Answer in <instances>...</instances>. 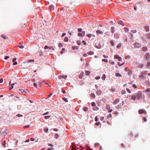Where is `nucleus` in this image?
Segmentation results:
<instances>
[{"instance_id":"obj_1","label":"nucleus","mask_w":150,"mask_h":150,"mask_svg":"<svg viewBox=\"0 0 150 150\" xmlns=\"http://www.w3.org/2000/svg\"><path fill=\"white\" fill-rule=\"evenodd\" d=\"M137 99L138 100H139L142 99V92L139 91L137 93Z\"/></svg>"},{"instance_id":"obj_2","label":"nucleus","mask_w":150,"mask_h":150,"mask_svg":"<svg viewBox=\"0 0 150 150\" xmlns=\"http://www.w3.org/2000/svg\"><path fill=\"white\" fill-rule=\"evenodd\" d=\"M134 45L135 48H139L141 46V45L140 44L137 42L134 43Z\"/></svg>"},{"instance_id":"obj_3","label":"nucleus","mask_w":150,"mask_h":150,"mask_svg":"<svg viewBox=\"0 0 150 150\" xmlns=\"http://www.w3.org/2000/svg\"><path fill=\"white\" fill-rule=\"evenodd\" d=\"M85 32L84 31H82L80 33H78V35L79 37H83L85 36Z\"/></svg>"},{"instance_id":"obj_4","label":"nucleus","mask_w":150,"mask_h":150,"mask_svg":"<svg viewBox=\"0 0 150 150\" xmlns=\"http://www.w3.org/2000/svg\"><path fill=\"white\" fill-rule=\"evenodd\" d=\"M138 112L139 113V114H142V113H145V114H146V111L142 109H139L138 110Z\"/></svg>"},{"instance_id":"obj_5","label":"nucleus","mask_w":150,"mask_h":150,"mask_svg":"<svg viewBox=\"0 0 150 150\" xmlns=\"http://www.w3.org/2000/svg\"><path fill=\"white\" fill-rule=\"evenodd\" d=\"M9 132V130L8 129H5L3 132L2 134L4 136L6 135Z\"/></svg>"},{"instance_id":"obj_6","label":"nucleus","mask_w":150,"mask_h":150,"mask_svg":"<svg viewBox=\"0 0 150 150\" xmlns=\"http://www.w3.org/2000/svg\"><path fill=\"white\" fill-rule=\"evenodd\" d=\"M16 57H15L13 59L12 61L13 62V65H15L17 64V62H16Z\"/></svg>"},{"instance_id":"obj_7","label":"nucleus","mask_w":150,"mask_h":150,"mask_svg":"<svg viewBox=\"0 0 150 150\" xmlns=\"http://www.w3.org/2000/svg\"><path fill=\"white\" fill-rule=\"evenodd\" d=\"M96 33L97 35L102 34L103 33V32L102 31L99 30H97L96 31Z\"/></svg>"},{"instance_id":"obj_8","label":"nucleus","mask_w":150,"mask_h":150,"mask_svg":"<svg viewBox=\"0 0 150 150\" xmlns=\"http://www.w3.org/2000/svg\"><path fill=\"white\" fill-rule=\"evenodd\" d=\"M1 144L4 148L6 146V142L5 140H3L1 142Z\"/></svg>"},{"instance_id":"obj_9","label":"nucleus","mask_w":150,"mask_h":150,"mask_svg":"<svg viewBox=\"0 0 150 150\" xmlns=\"http://www.w3.org/2000/svg\"><path fill=\"white\" fill-rule=\"evenodd\" d=\"M145 57L147 60H149V59L150 55L149 53H146L145 55Z\"/></svg>"},{"instance_id":"obj_10","label":"nucleus","mask_w":150,"mask_h":150,"mask_svg":"<svg viewBox=\"0 0 150 150\" xmlns=\"http://www.w3.org/2000/svg\"><path fill=\"white\" fill-rule=\"evenodd\" d=\"M120 100L119 99H117L115 100L113 102V103L114 104H116L118 103L119 101Z\"/></svg>"},{"instance_id":"obj_11","label":"nucleus","mask_w":150,"mask_h":150,"mask_svg":"<svg viewBox=\"0 0 150 150\" xmlns=\"http://www.w3.org/2000/svg\"><path fill=\"white\" fill-rule=\"evenodd\" d=\"M96 47L98 49H100L101 47V45L98 43H96Z\"/></svg>"},{"instance_id":"obj_12","label":"nucleus","mask_w":150,"mask_h":150,"mask_svg":"<svg viewBox=\"0 0 150 150\" xmlns=\"http://www.w3.org/2000/svg\"><path fill=\"white\" fill-rule=\"evenodd\" d=\"M118 23L119 24L122 25L123 26L124 25V23L123 21H119L118 22Z\"/></svg>"},{"instance_id":"obj_13","label":"nucleus","mask_w":150,"mask_h":150,"mask_svg":"<svg viewBox=\"0 0 150 150\" xmlns=\"http://www.w3.org/2000/svg\"><path fill=\"white\" fill-rule=\"evenodd\" d=\"M79 48V47L78 46H74L72 47V49L73 50L75 49L78 50Z\"/></svg>"},{"instance_id":"obj_14","label":"nucleus","mask_w":150,"mask_h":150,"mask_svg":"<svg viewBox=\"0 0 150 150\" xmlns=\"http://www.w3.org/2000/svg\"><path fill=\"white\" fill-rule=\"evenodd\" d=\"M49 7L50 10H53L54 8V6L52 5H51L49 6Z\"/></svg>"},{"instance_id":"obj_15","label":"nucleus","mask_w":150,"mask_h":150,"mask_svg":"<svg viewBox=\"0 0 150 150\" xmlns=\"http://www.w3.org/2000/svg\"><path fill=\"white\" fill-rule=\"evenodd\" d=\"M19 90L22 93L26 92V91H28V90L27 89L26 90H25L24 89H19Z\"/></svg>"},{"instance_id":"obj_16","label":"nucleus","mask_w":150,"mask_h":150,"mask_svg":"<svg viewBox=\"0 0 150 150\" xmlns=\"http://www.w3.org/2000/svg\"><path fill=\"white\" fill-rule=\"evenodd\" d=\"M1 37L2 38L4 39L5 40H6L8 39L7 37H6L4 35H1Z\"/></svg>"},{"instance_id":"obj_17","label":"nucleus","mask_w":150,"mask_h":150,"mask_svg":"<svg viewBox=\"0 0 150 150\" xmlns=\"http://www.w3.org/2000/svg\"><path fill=\"white\" fill-rule=\"evenodd\" d=\"M34 62V60L33 59H28L27 61V62L28 63H30L31 62Z\"/></svg>"},{"instance_id":"obj_18","label":"nucleus","mask_w":150,"mask_h":150,"mask_svg":"<svg viewBox=\"0 0 150 150\" xmlns=\"http://www.w3.org/2000/svg\"><path fill=\"white\" fill-rule=\"evenodd\" d=\"M16 83H13V84H11V88L9 89V90H12L14 87L13 86L14 85H15Z\"/></svg>"},{"instance_id":"obj_19","label":"nucleus","mask_w":150,"mask_h":150,"mask_svg":"<svg viewBox=\"0 0 150 150\" xmlns=\"http://www.w3.org/2000/svg\"><path fill=\"white\" fill-rule=\"evenodd\" d=\"M147 48L146 47H142V50L143 51H146L147 50Z\"/></svg>"},{"instance_id":"obj_20","label":"nucleus","mask_w":150,"mask_h":150,"mask_svg":"<svg viewBox=\"0 0 150 150\" xmlns=\"http://www.w3.org/2000/svg\"><path fill=\"white\" fill-rule=\"evenodd\" d=\"M90 73V71H85V74L86 75L88 76L89 75Z\"/></svg>"},{"instance_id":"obj_21","label":"nucleus","mask_w":150,"mask_h":150,"mask_svg":"<svg viewBox=\"0 0 150 150\" xmlns=\"http://www.w3.org/2000/svg\"><path fill=\"white\" fill-rule=\"evenodd\" d=\"M96 94L98 95H101V91L100 90H99L96 92Z\"/></svg>"},{"instance_id":"obj_22","label":"nucleus","mask_w":150,"mask_h":150,"mask_svg":"<svg viewBox=\"0 0 150 150\" xmlns=\"http://www.w3.org/2000/svg\"><path fill=\"white\" fill-rule=\"evenodd\" d=\"M106 78L105 75V74H103L102 77V79L103 80H105Z\"/></svg>"},{"instance_id":"obj_23","label":"nucleus","mask_w":150,"mask_h":150,"mask_svg":"<svg viewBox=\"0 0 150 150\" xmlns=\"http://www.w3.org/2000/svg\"><path fill=\"white\" fill-rule=\"evenodd\" d=\"M144 29L146 31V32H148L149 30V27L148 26H145L144 27Z\"/></svg>"},{"instance_id":"obj_24","label":"nucleus","mask_w":150,"mask_h":150,"mask_svg":"<svg viewBox=\"0 0 150 150\" xmlns=\"http://www.w3.org/2000/svg\"><path fill=\"white\" fill-rule=\"evenodd\" d=\"M136 98V96L135 95H133L132 96V99L134 100H135Z\"/></svg>"},{"instance_id":"obj_25","label":"nucleus","mask_w":150,"mask_h":150,"mask_svg":"<svg viewBox=\"0 0 150 150\" xmlns=\"http://www.w3.org/2000/svg\"><path fill=\"white\" fill-rule=\"evenodd\" d=\"M69 39L67 37H66L64 39V41L65 42H67L68 40Z\"/></svg>"},{"instance_id":"obj_26","label":"nucleus","mask_w":150,"mask_h":150,"mask_svg":"<svg viewBox=\"0 0 150 150\" xmlns=\"http://www.w3.org/2000/svg\"><path fill=\"white\" fill-rule=\"evenodd\" d=\"M63 100L66 102H68V100L65 97H63L62 98Z\"/></svg>"},{"instance_id":"obj_27","label":"nucleus","mask_w":150,"mask_h":150,"mask_svg":"<svg viewBox=\"0 0 150 150\" xmlns=\"http://www.w3.org/2000/svg\"><path fill=\"white\" fill-rule=\"evenodd\" d=\"M120 57L117 54L115 55L114 56V58L115 59H118Z\"/></svg>"},{"instance_id":"obj_28","label":"nucleus","mask_w":150,"mask_h":150,"mask_svg":"<svg viewBox=\"0 0 150 150\" xmlns=\"http://www.w3.org/2000/svg\"><path fill=\"white\" fill-rule=\"evenodd\" d=\"M50 117V115H47L45 116L44 117L45 119H49Z\"/></svg>"},{"instance_id":"obj_29","label":"nucleus","mask_w":150,"mask_h":150,"mask_svg":"<svg viewBox=\"0 0 150 150\" xmlns=\"http://www.w3.org/2000/svg\"><path fill=\"white\" fill-rule=\"evenodd\" d=\"M83 109L85 112H86L87 111L88 109V108L86 107H84L83 108Z\"/></svg>"},{"instance_id":"obj_30","label":"nucleus","mask_w":150,"mask_h":150,"mask_svg":"<svg viewBox=\"0 0 150 150\" xmlns=\"http://www.w3.org/2000/svg\"><path fill=\"white\" fill-rule=\"evenodd\" d=\"M77 44L79 45H80L81 44V41L77 40Z\"/></svg>"},{"instance_id":"obj_31","label":"nucleus","mask_w":150,"mask_h":150,"mask_svg":"<svg viewBox=\"0 0 150 150\" xmlns=\"http://www.w3.org/2000/svg\"><path fill=\"white\" fill-rule=\"evenodd\" d=\"M63 46V44L61 43H59L58 44V47H61Z\"/></svg>"},{"instance_id":"obj_32","label":"nucleus","mask_w":150,"mask_h":150,"mask_svg":"<svg viewBox=\"0 0 150 150\" xmlns=\"http://www.w3.org/2000/svg\"><path fill=\"white\" fill-rule=\"evenodd\" d=\"M124 30L126 32H128L129 31V29L126 27H125L124 28Z\"/></svg>"},{"instance_id":"obj_33","label":"nucleus","mask_w":150,"mask_h":150,"mask_svg":"<svg viewBox=\"0 0 150 150\" xmlns=\"http://www.w3.org/2000/svg\"><path fill=\"white\" fill-rule=\"evenodd\" d=\"M89 55H92V54H93V52L92 51H90L89 52H88L87 53Z\"/></svg>"},{"instance_id":"obj_34","label":"nucleus","mask_w":150,"mask_h":150,"mask_svg":"<svg viewBox=\"0 0 150 150\" xmlns=\"http://www.w3.org/2000/svg\"><path fill=\"white\" fill-rule=\"evenodd\" d=\"M110 43L112 46H114V42L113 40H111L110 41Z\"/></svg>"},{"instance_id":"obj_35","label":"nucleus","mask_w":150,"mask_h":150,"mask_svg":"<svg viewBox=\"0 0 150 150\" xmlns=\"http://www.w3.org/2000/svg\"><path fill=\"white\" fill-rule=\"evenodd\" d=\"M90 98L91 99L94 98V93H91V94Z\"/></svg>"},{"instance_id":"obj_36","label":"nucleus","mask_w":150,"mask_h":150,"mask_svg":"<svg viewBox=\"0 0 150 150\" xmlns=\"http://www.w3.org/2000/svg\"><path fill=\"white\" fill-rule=\"evenodd\" d=\"M49 50H54V48L52 46H50L49 47Z\"/></svg>"},{"instance_id":"obj_37","label":"nucleus","mask_w":150,"mask_h":150,"mask_svg":"<svg viewBox=\"0 0 150 150\" xmlns=\"http://www.w3.org/2000/svg\"><path fill=\"white\" fill-rule=\"evenodd\" d=\"M102 61L103 62H104L106 63H107L108 62V60L107 59H103L102 60Z\"/></svg>"},{"instance_id":"obj_38","label":"nucleus","mask_w":150,"mask_h":150,"mask_svg":"<svg viewBox=\"0 0 150 150\" xmlns=\"http://www.w3.org/2000/svg\"><path fill=\"white\" fill-rule=\"evenodd\" d=\"M33 85L36 88H37L38 87L37 84L35 83H33Z\"/></svg>"},{"instance_id":"obj_39","label":"nucleus","mask_w":150,"mask_h":150,"mask_svg":"<svg viewBox=\"0 0 150 150\" xmlns=\"http://www.w3.org/2000/svg\"><path fill=\"white\" fill-rule=\"evenodd\" d=\"M59 137V135L57 134H56L54 136V137L56 139L58 138Z\"/></svg>"},{"instance_id":"obj_40","label":"nucleus","mask_w":150,"mask_h":150,"mask_svg":"<svg viewBox=\"0 0 150 150\" xmlns=\"http://www.w3.org/2000/svg\"><path fill=\"white\" fill-rule=\"evenodd\" d=\"M20 49H22L24 47V46L23 45H18L17 46Z\"/></svg>"},{"instance_id":"obj_41","label":"nucleus","mask_w":150,"mask_h":150,"mask_svg":"<svg viewBox=\"0 0 150 150\" xmlns=\"http://www.w3.org/2000/svg\"><path fill=\"white\" fill-rule=\"evenodd\" d=\"M78 32H79V33H80L82 32V29L81 28H79L78 29Z\"/></svg>"},{"instance_id":"obj_42","label":"nucleus","mask_w":150,"mask_h":150,"mask_svg":"<svg viewBox=\"0 0 150 150\" xmlns=\"http://www.w3.org/2000/svg\"><path fill=\"white\" fill-rule=\"evenodd\" d=\"M16 116L18 117H23V115L20 114H18L16 115Z\"/></svg>"},{"instance_id":"obj_43","label":"nucleus","mask_w":150,"mask_h":150,"mask_svg":"<svg viewBox=\"0 0 150 150\" xmlns=\"http://www.w3.org/2000/svg\"><path fill=\"white\" fill-rule=\"evenodd\" d=\"M122 44L121 43H119L117 46V48H119L121 47Z\"/></svg>"},{"instance_id":"obj_44","label":"nucleus","mask_w":150,"mask_h":150,"mask_svg":"<svg viewBox=\"0 0 150 150\" xmlns=\"http://www.w3.org/2000/svg\"><path fill=\"white\" fill-rule=\"evenodd\" d=\"M105 107L108 110H109L110 109V106L109 105H106V106H105Z\"/></svg>"},{"instance_id":"obj_45","label":"nucleus","mask_w":150,"mask_h":150,"mask_svg":"<svg viewBox=\"0 0 150 150\" xmlns=\"http://www.w3.org/2000/svg\"><path fill=\"white\" fill-rule=\"evenodd\" d=\"M91 106L92 107V110H94V102H93L91 103Z\"/></svg>"},{"instance_id":"obj_46","label":"nucleus","mask_w":150,"mask_h":150,"mask_svg":"<svg viewBox=\"0 0 150 150\" xmlns=\"http://www.w3.org/2000/svg\"><path fill=\"white\" fill-rule=\"evenodd\" d=\"M124 64V63L120 64V62H118V65H119L120 66H122Z\"/></svg>"},{"instance_id":"obj_47","label":"nucleus","mask_w":150,"mask_h":150,"mask_svg":"<svg viewBox=\"0 0 150 150\" xmlns=\"http://www.w3.org/2000/svg\"><path fill=\"white\" fill-rule=\"evenodd\" d=\"M62 78L63 79H66L67 78V75H62Z\"/></svg>"},{"instance_id":"obj_48","label":"nucleus","mask_w":150,"mask_h":150,"mask_svg":"<svg viewBox=\"0 0 150 150\" xmlns=\"http://www.w3.org/2000/svg\"><path fill=\"white\" fill-rule=\"evenodd\" d=\"M44 131L46 133H47V132H48V128H46L45 129Z\"/></svg>"},{"instance_id":"obj_49","label":"nucleus","mask_w":150,"mask_h":150,"mask_svg":"<svg viewBox=\"0 0 150 150\" xmlns=\"http://www.w3.org/2000/svg\"><path fill=\"white\" fill-rule=\"evenodd\" d=\"M52 95V93H50L47 96V98H50L51 96Z\"/></svg>"},{"instance_id":"obj_50","label":"nucleus","mask_w":150,"mask_h":150,"mask_svg":"<svg viewBox=\"0 0 150 150\" xmlns=\"http://www.w3.org/2000/svg\"><path fill=\"white\" fill-rule=\"evenodd\" d=\"M68 33L70 35H72V34L73 33V32L71 31H70L68 32Z\"/></svg>"},{"instance_id":"obj_51","label":"nucleus","mask_w":150,"mask_h":150,"mask_svg":"<svg viewBox=\"0 0 150 150\" xmlns=\"http://www.w3.org/2000/svg\"><path fill=\"white\" fill-rule=\"evenodd\" d=\"M126 93V91L124 90H122L121 92V94H124Z\"/></svg>"},{"instance_id":"obj_52","label":"nucleus","mask_w":150,"mask_h":150,"mask_svg":"<svg viewBox=\"0 0 150 150\" xmlns=\"http://www.w3.org/2000/svg\"><path fill=\"white\" fill-rule=\"evenodd\" d=\"M9 58V56H5L4 57V59L5 60H6Z\"/></svg>"},{"instance_id":"obj_53","label":"nucleus","mask_w":150,"mask_h":150,"mask_svg":"<svg viewBox=\"0 0 150 150\" xmlns=\"http://www.w3.org/2000/svg\"><path fill=\"white\" fill-rule=\"evenodd\" d=\"M116 76H119V77H120L121 76V74H118V73H116Z\"/></svg>"},{"instance_id":"obj_54","label":"nucleus","mask_w":150,"mask_h":150,"mask_svg":"<svg viewBox=\"0 0 150 150\" xmlns=\"http://www.w3.org/2000/svg\"><path fill=\"white\" fill-rule=\"evenodd\" d=\"M49 46L47 45H45L44 47V49L45 50H47L49 49Z\"/></svg>"},{"instance_id":"obj_55","label":"nucleus","mask_w":150,"mask_h":150,"mask_svg":"<svg viewBox=\"0 0 150 150\" xmlns=\"http://www.w3.org/2000/svg\"><path fill=\"white\" fill-rule=\"evenodd\" d=\"M125 59H129L130 58V56L129 55L126 56H125Z\"/></svg>"},{"instance_id":"obj_56","label":"nucleus","mask_w":150,"mask_h":150,"mask_svg":"<svg viewBox=\"0 0 150 150\" xmlns=\"http://www.w3.org/2000/svg\"><path fill=\"white\" fill-rule=\"evenodd\" d=\"M30 140L29 139H27L24 142H23V144L24 142H29Z\"/></svg>"},{"instance_id":"obj_57","label":"nucleus","mask_w":150,"mask_h":150,"mask_svg":"<svg viewBox=\"0 0 150 150\" xmlns=\"http://www.w3.org/2000/svg\"><path fill=\"white\" fill-rule=\"evenodd\" d=\"M126 90L129 93H131V92L130 90V89L129 88H126Z\"/></svg>"},{"instance_id":"obj_58","label":"nucleus","mask_w":150,"mask_h":150,"mask_svg":"<svg viewBox=\"0 0 150 150\" xmlns=\"http://www.w3.org/2000/svg\"><path fill=\"white\" fill-rule=\"evenodd\" d=\"M54 149V148H48L47 149V150H51Z\"/></svg>"},{"instance_id":"obj_59","label":"nucleus","mask_w":150,"mask_h":150,"mask_svg":"<svg viewBox=\"0 0 150 150\" xmlns=\"http://www.w3.org/2000/svg\"><path fill=\"white\" fill-rule=\"evenodd\" d=\"M100 124V123L99 122H97L95 123V125L96 126H98Z\"/></svg>"},{"instance_id":"obj_60","label":"nucleus","mask_w":150,"mask_h":150,"mask_svg":"<svg viewBox=\"0 0 150 150\" xmlns=\"http://www.w3.org/2000/svg\"><path fill=\"white\" fill-rule=\"evenodd\" d=\"M132 33H136L137 32V30H132Z\"/></svg>"},{"instance_id":"obj_61","label":"nucleus","mask_w":150,"mask_h":150,"mask_svg":"<svg viewBox=\"0 0 150 150\" xmlns=\"http://www.w3.org/2000/svg\"><path fill=\"white\" fill-rule=\"evenodd\" d=\"M35 140V139L33 138H31L30 139V141L32 142L34 141Z\"/></svg>"},{"instance_id":"obj_62","label":"nucleus","mask_w":150,"mask_h":150,"mask_svg":"<svg viewBox=\"0 0 150 150\" xmlns=\"http://www.w3.org/2000/svg\"><path fill=\"white\" fill-rule=\"evenodd\" d=\"M30 127V125H26V126H25L24 127V128H28V127Z\"/></svg>"},{"instance_id":"obj_63","label":"nucleus","mask_w":150,"mask_h":150,"mask_svg":"<svg viewBox=\"0 0 150 150\" xmlns=\"http://www.w3.org/2000/svg\"><path fill=\"white\" fill-rule=\"evenodd\" d=\"M62 91L63 94H65L66 93V91L63 89H62Z\"/></svg>"},{"instance_id":"obj_64","label":"nucleus","mask_w":150,"mask_h":150,"mask_svg":"<svg viewBox=\"0 0 150 150\" xmlns=\"http://www.w3.org/2000/svg\"><path fill=\"white\" fill-rule=\"evenodd\" d=\"M82 43L85 45L86 44V42L84 40H83L82 41Z\"/></svg>"}]
</instances>
